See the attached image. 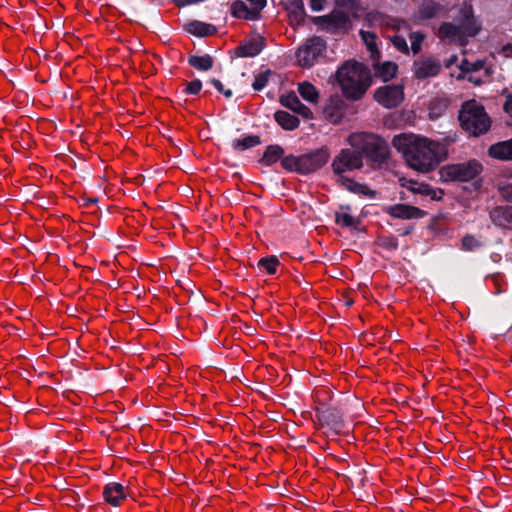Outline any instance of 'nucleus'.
Listing matches in <instances>:
<instances>
[{"label": "nucleus", "instance_id": "1", "mask_svg": "<svg viewBox=\"0 0 512 512\" xmlns=\"http://www.w3.org/2000/svg\"><path fill=\"white\" fill-rule=\"evenodd\" d=\"M392 145L411 169L423 174L434 171L448 154L444 143L413 133L395 135Z\"/></svg>", "mask_w": 512, "mask_h": 512}, {"label": "nucleus", "instance_id": "2", "mask_svg": "<svg viewBox=\"0 0 512 512\" xmlns=\"http://www.w3.org/2000/svg\"><path fill=\"white\" fill-rule=\"evenodd\" d=\"M343 95L352 101L360 100L371 85L370 70L355 60L343 63L336 72Z\"/></svg>", "mask_w": 512, "mask_h": 512}, {"label": "nucleus", "instance_id": "3", "mask_svg": "<svg viewBox=\"0 0 512 512\" xmlns=\"http://www.w3.org/2000/svg\"><path fill=\"white\" fill-rule=\"evenodd\" d=\"M346 142L360 154L361 160L365 158L373 168H382L388 164L390 147L379 135L354 132L347 137Z\"/></svg>", "mask_w": 512, "mask_h": 512}, {"label": "nucleus", "instance_id": "4", "mask_svg": "<svg viewBox=\"0 0 512 512\" xmlns=\"http://www.w3.org/2000/svg\"><path fill=\"white\" fill-rule=\"evenodd\" d=\"M458 21L459 24L444 22L440 25L437 35L441 41L465 46L468 38L476 36L481 30V24L474 17L470 4L464 3L461 6Z\"/></svg>", "mask_w": 512, "mask_h": 512}, {"label": "nucleus", "instance_id": "5", "mask_svg": "<svg viewBox=\"0 0 512 512\" xmlns=\"http://www.w3.org/2000/svg\"><path fill=\"white\" fill-rule=\"evenodd\" d=\"M458 119L461 128L471 136L485 134L491 126L490 117L484 106L476 100H469L462 104Z\"/></svg>", "mask_w": 512, "mask_h": 512}, {"label": "nucleus", "instance_id": "6", "mask_svg": "<svg viewBox=\"0 0 512 512\" xmlns=\"http://www.w3.org/2000/svg\"><path fill=\"white\" fill-rule=\"evenodd\" d=\"M330 152L327 147H321L299 156L288 155L281 160V166L290 172L309 174L322 168L329 160Z\"/></svg>", "mask_w": 512, "mask_h": 512}, {"label": "nucleus", "instance_id": "7", "mask_svg": "<svg viewBox=\"0 0 512 512\" xmlns=\"http://www.w3.org/2000/svg\"><path fill=\"white\" fill-rule=\"evenodd\" d=\"M482 165L477 160L448 164L440 169V177L445 182H466L474 179L482 172Z\"/></svg>", "mask_w": 512, "mask_h": 512}, {"label": "nucleus", "instance_id": "8", "mask_svg": "<svg viewBox=\"0 0 512 512\" xmlns=\"http://www.w3.org/2000/svg\"><path fill=\"white\" fill-rule=\"evenodd\" d=\"M363 166L360 154L353 148L341 149L331 163L332 171L337 178L345 176V173L360 170Z\"/></svg>", "mask_w": 512, "mask_h": 512}, {"label": "nucleus", "instance_id": "9", "mask_svg": "<svg viewBox=\"0 0 512 512\" xmlns=\"http://www.w3.org/2000/svg\"><path fill=\"white\" fill-rule=\"evenodd\" d=\"M374 99L387 109L396 108L404 100V86L399 84L381 86L375 90Z\"/></svg>", "mask_w": 512, "mask_h": 512}, {"label": "nucleus", "instance_id": "10", "mask_svg": "<svg viewBox=\"0 0 512 512\" xmlns=\"http://www.w3.org/2000/svg\"><path fill=\"white\" fill-rule=\"evenodd\" d=\"M352 19L354 18L346 12L336 9L319 18L320 22L325 25V29L333 34L348 33L353 28Z\"/></svg>", "mask_w": 512, "mask_h": 512}, {"label": "nucleus", "instance_id": "11", "mask_svg": "<svg viewBox=\"0 0 512 512\" xmlns=\"http://www.w3.org/2000/svg\"><path fill=\"white\" fill-rule=\"evenodd\" d=\"M325 41L320 37L308 39L297 51L298 64L302 67H311L318 56L325 50Z\"/></svg>", "mask_w": 512, "mask_h": 512}, {"label": "nucleus", "instance_id": "12", "mask_svg": "<svg viewBox=\"0 0 512 512\" xmlns=\"http://www.w3.org/2000/svg\"><path fill=\"white\" fill-rule=\"evenodd\" d=\"M442 69L439 59L433 56L420 57L413 62V74L418 80L437 76Z\"/></svg>", "mask_w": 512, "mask_h": 512}, {"label": "nucleus", "instance_id": "13", "mask_svg": "<svg viewBox=\"0 0 512 512\" xmlns=\"http://www.w3.org/2000/svg\"><path fill=\"white\" fill-rule=\"evenodd\" d=\"M365 18L372 26H379L385 30L399 31L401 29H410L409 24L405 20L391 17L378 11L366 13Z\"/></svg>", "mask_w": 512, "mask_h": 512}, {"label": "nucleus", "instance_id": "14", "mask_svg": "<svg viewBox=\"0 0 512 512\" xmlns=\"http://www.w3.org/2000/svg\"><path fill=\"white\" fill-rule=\"evenodd\" d=\"M399 184L401 187L408 189L414 194L428 196L432 200H440L444 195L443 190H434L429 184L418 182L411 178L401 177L399 178Z\"/></svg>", "mask_w": 512, "mask_h": 512}, {"label": "nucleus", "instance_id": "15", "mask_svg": "<svg viewBox=\"0 0 512 512\" xmlns=\"http://www.w3.org/2000/svg\"><path fill=\"white\" fill-rule=\"evenodd\" d=\"M386 213L393 218L410 220L420 219L425 216V211L416 206L407 204H395L386 208Z\"/></svg>", "mask_w": 512, "mask_h": 512}, {"label": "nucleus", "instance_id": "16", "mask_svg": "<svg viewBox=\"0 0 512 512\" xmlns=\"http://www.w3.org/2000/svg\"><path fill=\"white\" fill-rule=\"evenodd\" d=\"M345 103L339 95H332L328 99L323 113L327 120L333 124L341 122L344 115Z\"/></svg>", "mask_w": 512, "mask_h": 512}, {"label": "nucleus", "instance_id": "17", "mask_svg": "<svg viewBox=\"0 0 512 512\" xmlns=\"http://www.w3.org/2000/svg\"><path fill=\"white\" fill-rule=\"evenodd\" d=\"M280 103L284 107L292 110L293 112L301 115L302 117H304L306 119L313 118V113L310 110V108H308L303 103H301L298 96L294 92H291V93L281 96Z\"/></svg>", "mask_w": 512, "mask_h": 512}, {"label": "nucleus", "instance_id": "18", "mask_svg": "<svg viewBox=\"0 0 512 512\" xmlns=\"http://www.w3.org/2000/svg\"><path fill=\"white\" fill-rule=\"evenodd\" d=\"M489 216L496 226L512 229V206H496L490 211Z\"/></svg>", "mask_w": 512, "mask_h": 512}, {"label": "nucleus", "instance_id": "19", "mask_svg": "<svg viewBox=\"0 0 512 512\" xmlns=\"http://www.w3.org/2000/svg\"><path fill=\"white\" fill-rule=\"evenodd\" d=\"M103 497L110 505L119 506L126 499L125 488L120 483H108L103 489Z\"/></svg>", "mask_w": 512, "mask_h": 512}, {"label": "nucleus", "instance_id": "20", "mask_svg": "<svg viewBox=\"0 0 512 512\" xmlns=\"http://www.w3.org/2000/svg\"><path fill=\"white\" fill-rule=\"evenodd\" d=\"M488 155L498 160H512V138L491 145L488 149Z\"/></svg>", "mask_w": 512, "mask_h": 512}, {"label": "nucleus", "instance_id": "21", "mask_svg": "<svg viewBox=\"0 0 512 512\" xmlns=\"http://www.w3.org/2000/svg\"><path fill=\"white\" fill-rule=\"evenodd\" d=\"M184 29L195 36L198 37H207L213 36L217 33V29L214 25L201 22L198 20H193L184 25Z\"/></svg>", "mask_w": 512, "mask_h": 512}, {"label": "nucleus", "instance_id": "22", "mask_svg": "<svg viewBox=\"0 0 512 512\" xmlns=\"http://www.w3.org/2000/svg\"><path fill=\"white\" fill-rule=\"evenodd\" d=\"M444 7L434 0H424L418 8L417 17L421 20L432 19L444 12Z\"/></svg>", "mask_w": 512, "mask_h": 512}, {"label": "nucleus", "instance_id": "23", "mask_svg": "<svg viewBox=\"0 0 512 512\" xmlns=\"http://www.w3.org/2000/svg\"><path fill=\"white\" fill-rule=\"evenodd\" d=\"M377 60H373V69L375 71V76L387 82L394 78L398 71V66L396 63L391 61H386L384 63H379Z\"/></svg>", "mask_w": 512, "mask_h": 512}, {"label": "nucleus", "instance_id": "24", "mask_svg": "<svg viewBox=\"0 0 512 512\" xmlns=\"http://www.w3.org/2000/svg\"><path fill=\"white\" fill-rule=\"evenodd\" d=\"M231 14L233 17L244 20L255 21L259 17L255 14V11L248 7L243 1L236 0L231 5Z\"/></svg>", "mask_w": 512, "mask_h": 512}, {"label": "nucleus", "instance_id": "25", "mask_svg": "<svg viewBox=\"0 0 512 512\" xmlns=\"http://www.w3.org/2000/svg\"><path fill=\"white\" fill-rule=\"evenodd\" d=\"M336 182L340 186L349 190L350 192H353L356 194H361V195H366V196L374 195V192L371 191L367 185L358 183L355 180L348 178L347 176L337 178Z\"/></svg>", "mask_w": 512, "mask_h": 512}, {"label": "nucleus", "instance_id": "26", "mask_svg": "<svg viewBox=\"0 0 512 512\" xmlns=\"http://www.w3.org/2000/svg\"><path fill=\"white\" fill-rule=\"evenodd\" d=\"M336 10H342L357 19L362 16V6L358 0H334Z\"/></svg>", "mask_w": 512, "mask_h": 512}, {"label": "nucleus", "instance_id": "27", "mask_svg": "<svg viewBox=\"0 0 512 512\" xmlns=\"http://www.w3.org/2000/svg\"><path fill=\"white\" fill-rule=\"evenodd\" d=\"M340 210L341 211H337L335 213L336 224L343 228H357V226L359 225V220L347 212L350 210V207L341 206Z\"/></svg>", "mask_w": 512, "mask_h": 512}, {"label": "nucleus", "instance_id": "28", "mask_svg": "<svg viewBox=\"0 0 512 512\" xmlns=\"http://www.w3.org/2000/svg\"><path fill=\"white\" fill-rule=\"evenodd\" d=\"M262 49L263 45L260 40H252L239 45L235 53L238 57H254L258 55Z\"/></svg>", "mask_w": 512, "mask_h": 512}, {"label": "nucleus", "instance_id": "29", "mask_svg": "<svg viewBox=\"0 0 512 512\" xmlns=\"http://www.w3.org/2000/svg\"><path fill=\"white\" fill-rule=\"evenodd\" d=\"M274 118L278 125H280L285 130H294L299 126L300 123L296 116L282 110L277 111L274 114Z\"/></svg>", "mask_w": 512, "mask_h": 512}, {"label": "nucleus", "instance_id": "30", "mask_svg": "<svg viewBox=\"0 0 512 512\" xmlns=\"http://www.w3.org/2000/svg\"><path fill=\"white\" fill-rule=\"evenodd\" d=\"M284 154V150L279 145H269L262 158L260 159V163L265 166H271L276 163L278 160H282V156Z\"/></svg>", "mask_w": 512, "mask_h": 512}, {"label": "nucleus", "instance_id": "31", "mask_svg": "<svg viewBox=\"0 0 512 512\" xmlns=\"http://www.w3.org/2000/svg\"><path fill=\"white\" fill-rule=\"evenodd\" d=\"M298 92L300 96L307 102L311 104L318 103L319 100V92L317 88L309 83V82H302L298 84Z\"/></svg>", "mask_w": 512, "mask_h": 512}, {"label": "nucleus", "instance_id": "32", "mask_svg": "<svg viewBox=\"0 0 512 512\" xmlns=\"http://www.w3.org/2000/svg\"><path fill=\"white\" fill-rule=\"evenodd\" d=\"M213 62V58L208 54L202 56L190 55L188 58L189 65L200 71L210 70L213 67Z\"/></svg>", "mask_w": 512, "mask_h": 512}, {"label": "nucleus", "instance_id": "33", "mask_svg": "<svg viewBox=\"0 0 512 512\" xmlns=\"http://www.w3.org/2000/svg\"><path fill=\"white\" fill-rule=\"evenodd\" d=\"M360 36H361L363 42L365 43L367 49L371 53L372 60L379 59L380 51L378 50L377 44H376V40H377L376 34L373 32L361 30Z\"/></svg>", "mask_w": 512, "mask_h": 512}, {"label": "nucleus", "instance_id": "34", "mask_svg": "<svg viewBox=\"0 0 512 512\" xmlns=\"http://www.w3.org/2000/svg\"><path fill=\"white\" fill-rule=\"evenodd\" d=\"M260 143H261V141H260V137L259 136H257V135H250V136H246V137H244L242 139L235 140L233 142V147L236 150L243 151V150L252 148L254 146H257Z\"/></svg>", "mask_w": 512, "mask_h": 512}, {"label": "nucleus", "instance_id": "35", "mask_svg": "<svg viewBox=\"0 0 512 512\" xmlns=\"http://www.w3.org/2000/svg\"><path fill=\"white\" fill-rule=\"evenodd\" d=\"M279 265L280 262L276 256L264 257L258 262V266L268 274H275Z\"/></svg>", "mask_w": 512, "mask_h": 512}, {"label": "nucleus", "instance_id": "36", "mask_svg": "<svg viewBox=\"0 0 512 512\" xmlns=\"http://www.w3.org/2000/svg\"><path fill=\"white\" fill-rule=\"evenodd\" d=\"M409 38L411 41V50L413 54H418L421 51L422 43L425 39V34L420 31L411 32L409 34Z\"/></svg>", "mask_w": 512, "mask_h": 512}, {"label": "nucleus", "instance_id": "37", "mask_svg": "<svg viewBox=\"0 0 512 512\" xmlns=\"http://www.w3.org/2000/svg\"><path fill=\"white\" fill-rule=\"evenodd\" d=\"M378 245L387 250H396L398 247L397 238L394 236H381L377 241Z\"/></svg>", "mask_w": 512, "mask_h": 512}, {"label": "nucleus", "instance_id": "38", "mask_svg": "<svg viewBox=\"0 0 512 512\" xmlns=\"http://www.w3.org/2000/svg\"><path fill=\"white\" fill-rule=\"evenodd\" d=\"M462 249L466 251H473L481 246V242L473 235H466L462 239Z\"/></svg>", "mask_w": 512, "mask_h": 512}, {"label": "nucleus", "instance_id": "39", "mask_svg": "<svg viewBox=\"0 0 512 512\" xmlns=\"http://www.w3.org/2000/svg\"><path fill=\"white\" fill-rule=\"evenodd\" d=\"M269 75H270L269 70L256 75L254 82L252 84L254 90L260 91L261 89H263L268 83Z\"/></svg>", "mask_w": 512, "mask_h": 512}, {"label": "nucleus", "instance_id": "40", "mask_svg": "<svg viewBox=\"0 0 512 512\" xmlns=\"http://www.w3.org/2000/svg\"><path fill=\"white\" fill-rule=\"evenodd\" d=\"M390 40H391L392 44L394 45V47L398 51L405 53V54L409 53V47H408V44L404 37L399 36V35H394L390 38Z\"/></svg>", "mask_w": 512, "mask_h": 512}, {"label": "nucleus", "instance_id": "41", "mask_svg": "<svg viewBox=\"0 0 512 512\" xmlns=\"http://www.w3.org/2000/svg\"><path fill=\"white\" fill-rule=\"evenodd\" d=\"M202 88V83L199 79L192 80L186 83V87L184 89L185 93L191 95H197Z\"/></svg>", "mask_w": 512, "mask_h": 512}, {"label": "nucleus", "instance_id": "42", "mask_svg": "<svg viewBox=\"0 0 512 512\" xmlns=\"http://www.w3.org/2000/svg\"><path fill=\"white\" fill-rule=\"evenodd\" d=\"M500 196L508 201L512 202V183H506L498 186Z\"/></svg>", "mask_w": 512, "mask_h": 512}, {"label": "nucleus", "instance_id": "43", "mask_svg": "<svg viewBox=\"0 0 512 512\" xmlns=\"http://www.w3.org/2000/svg\"><path fill=\"white\" fill-rule=\"evenodd\" d=\"M314 398L316 401H327L330 397V392L326 388H319L314 391Z\"/></svg>", "mask_w": 512, "mask_h": 512}, {"label": "nucleus", "instance_id": "44", "mask_svg": "<svg viewBox=\"0 0 512 512\" xmlns=\"http://www.w3.org/2000/svg\"><path fill=\"white\" fill-rule=\"evenodd\" d=\"M503 109L509 116L508 125L512 127V94L507 95Z\"/></svg>", "mask_w": 512, "mask_h": 512}, {"label": "nucleus", "instance_id": "45", "mask_svg": "<svg viewBox=\"0 0 512 512\" xmlns=\"http://www.w3.org/2000/svg\"><path fill=\"white\" fill-rule=\"evenodd\" d=\"M251 4V8L255 14L260 18V12L266 5V0H247Z\"/></svg>", "mask_w": 512, "mask_h": 512}, {"label": "nucleus", "instance_id": "46", "mask_svg": "<svg viewBox=\"0 0 512 512\" xmlns=\"http://www.w3.org/2000/svg\"><path fill=\"white\" fill-rule=\"evenodd\" d=\"M211 83L213 86L220 92L223 93L226 97H230L232 95L231 90H225L223 84L218 79H212Z\"/></svg>", "mask_w": 512, "mask_h": 512}, {"label": "nucleus", "instance_id": "47", "mask_svg": "<svg viewBox=\"0 0 512 512\" xmlns=\"http://www.w3.org/2000/svg\"><path fill=\"white\" fill-rule=\"evenodd\" d=\"M326 0H310V7L314 11H321L324 8Z\"/></svg>", "mask_w": 512, "mask_h": 512}, {"label": "nucleus", "instance_id": "48", "mask_svg": "<svg viewBox=\"0 0 512 512\" xmlns=\"http://www.w3.org/2000/svg\"><path fill=\"white\" fill-rule=\"evenodd\" d=\"M501 54L506 58H512V44H506L501 49Z\"/></svg>", "mask_w": 512, "mask_h": 512}, {"label": "nucleus", "instance_id": "49", "mask_svg": "<svg viewBox=\"0 0 512 512\" xmlns=\"http://www.w3.org/2000/svg\"><path fill=\"white\" fill-rule=\"evenodd\" d=\"M493 281H494V284H495V287H496V293H501L504 291V289L501 287L500 285V281H499V278L497 276H494L493 277Z\"/></svg>", "mask_w": 512, "mask_h": 512}]
</instances>
